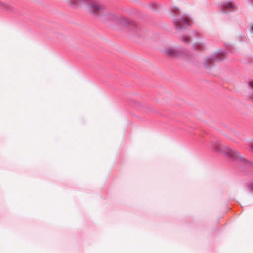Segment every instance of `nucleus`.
<instances>
[{"label": "nucleus", "mask_w": 253, "mask_h": 253, "mask_svg": "<svg viewBox=\"0 0 253 253\" xmlns=\"http://www.w3.org/2000/svg\"><path fill=\"white\" fill-rule=\"evenodd\" d=\"M250 31L251 32L253 33V25L251 26V28H250Z\"/></svg>", "instance_id": "nucleus-15"}, {"label": "nucleus", "mask_w": 253, "mask_h": 253, "mask_svg": "<svg viewBox=\"0 0 253 253\" xmlns=\"http://www.w3.org/2000/svg\"><path fill=\"white\" fill-rule=\"evenodd\" d=\"M159 6V4L156 3H152L149 5L150 8L153 10H158L157 6Z\"/></svg>", "instance_id": "nucleus-12"}, {"label": "nucleus", "mask_w": 253, "mask_h": 253, "mask_svg": "<svg viewBox=\"0 0 253 253\" xmlns=\"http://www.w3.org/2000/svg\"><path fill=\"white\" fill-rule=\"evenodd\" d=\"M119 22L123 26L129 28V30L134 34L138 35V32L139 28L136 23L130 21L124 17L119 18Z\"/></svg>", "instance_id": "nucleus-6"}, {"label": "nucleus", "mask_w": 253, "mask_h": 253, "mask_svg": "<svg viewBox=\"0 0 253 253\" xmlns=\"http://www.w3.org/2000/svg\"><path fill=\"white\" fill-rule=\"evenodd\" d=\"M248 84L251 90V93L249 97V99L253 101V81H250L248 82Z\"/></svg>", "instance_id": "nucleus-10"}, {"label": "nucleus", "mask_w": 253, "mask_h": 253, "mask_svg": "<svg viewBox=\"0 0 253 253\" xmlns=\"http://www.w3.org/2000/svg\"><path fill=\"white\" fill-rule=\"evenodd\" d=\"M192 47L195 50H202L203 48V45L202 43H197L193 44Z\"/></svg>", "instance_id": "nucleus-11"}, {"label": "nucleus", "mask_w": 253, "mask_h": 253, "mask_svg": "<svg viewBox=\"0 0 253 253\" xmlns=\"http://www.w3.org/2000/svg\"><path fill=\"white\" fill-rule=\"evenodd\" d=\"M229 52H231L229 49L226 51H224L222 49H219L214 53L207 56L203 63L205 67L207 69H210L213 67L215 65V63L219 62L225 58V53L227 54Z\"/></svg>", "instance_id": "nucleus-3"}, {"label": "nucleus", "mask_w": 253, "mask_h": 253, "mask_svg": "<svg viewBox=\"0 0 253 253\" xmlns=\"http://www.w3.org/2000/svg\"><path fill=\"white\" fill-rule=\"evenodd\" d=\"M72 1L75 2L78 1L82 4H86V8L93 15L100 17L102 20H105L103 17H110L113 16L108 10L105 6L101 4L99 2L93 1L92 0H69L68 2L69 5L74 6L75 4Z\"/></svg>", "instance_id": "nucleus-1"}, {"label": "nucleus", "mask_w": 253, "mask_h": 253, "mask_svg": "<svg viewBox=\"0 0 253 253\" xmlns=\"http://www.w3.org/2000/svg\"><path fill=\"white\" fill-rule=\"evenodd\" d=\"M199 33L196 31H193L191 32L189 36H181L179 37L180 40L184 43H189L190 42V38L191 36H196L199 38Z\"/></svg>", "instance_id": "nucleus-8"}, {"label": "nucleus", "mask_w": 253, "mask_h": 253, "mask_svg": "<svg viewBox=\"0 0 253 253\" xmlns=\"http://www.w3.org/2000/svg\"><path fill=\"white\" fill-rule=\"evenodd\" d=\"M223 153L227 157L242 164L243 166L239 168L241 170H249L253 168V163L244 158L241 153L237 151L229 149L228 152L224 151Z\"/></svg>", "instance_id": "nucleus-2"}, {"label": "nucleus", "mask_w": 253, "mask_h": 253, "mask_svg": "<svg viewBox=\"0 0 253 253\" xmlns=\"http://www.w3.org/2000/svg\"><path fill=\"white\" fill-rule=\"evenodd\" d=\"M0 7L3 8L6 10H9V6L7 4L2 3L0 1Z\"/></svg>", "instance_id": "nucleus-13"}, {"label": "nucleus", "mask_w": 253, "mask_h": 253, "mask_svg": "<svg viewBox=\"0 0 253 253\" xmlns=\"http://www.w3.org/2000/svg\"><path fill=\"white\" fill-rule=\"evenodd\" d=\"M251 148H252V150H253V145H252V146H251Z\"/></svg>", "instance_id": "nucleus-16"}, {"label": "nucleus", "mask_w": 253, "mask_h": 253, "mask_svg": "<svg viewBox=\"0 0 253 253\" xmlns=\"http://www.w3.org/2000/svg\"><path fill=\"white\" fill-rule=\"evenodd\" d=\"M219 6L221 8V11L222 13H226L227 12V9H228L229 11H233L234 10L233 9L235 6V5L233 4L228 1L221 2L219 4Z\"/></svg>", "instance_id": "nucleus-7"}, {"label": "nucleus", "mask_w": 253, "mask_h": 253, "mask_svg": "<svg viewBox=\"0 0 253 253\" xmlns=\"http://www.w3.org/2000/svg\"><path fill=\"white\" fill-rule=\"evenodd\" d=\"M190 18L187 15H183L179 18L173 19V23L178 31L186 29L190 25Z\"/></svg>", "instance_id": "nucleus-5"}, {"label": "nucleus", "mask_w": 253, "mask_h": 253, "mask_svg": "<svg viewBox=\"0 0 253 253\" xmlns=\"http://www.w3.org/2000/svg\"><path fill=\"white\" fill-rule=\"evenodd\" d=\"M163 52L172 58L188 59L190 57L189 51L181 47H168L165 49Z\"/></svg>", "instance_id": "nucleus-4"}, {"label": "nucleus", "mask_w": 253, "mask_h": 253, "mask_svg": "<svg viewBox=\"0 0 253 253\" xmlns=\"http://www.w3.org/2000/svg\"><path fill=\"white\" fill-rule=\"evenodd\" d=\"M179 11V9L177 8H174L173 10H172V11L175 13H178Z\"/></svg>", "instance_id": "nucleus-14"}, {"label": "nucleus", "mask_w": 253, "mask_h": 253, "mask_svg": "<svg viewBox=\"0 0 253 253\" xmlns=\"http://www.w3.org/2000/svg\"><path fill=\"white\" fill-rule=\"evenodd\" d=\"M245 190L247 192L253 193V182L245 185Z\"/></svg>", "instance_id": "nucleus-9"}]
</instances>
